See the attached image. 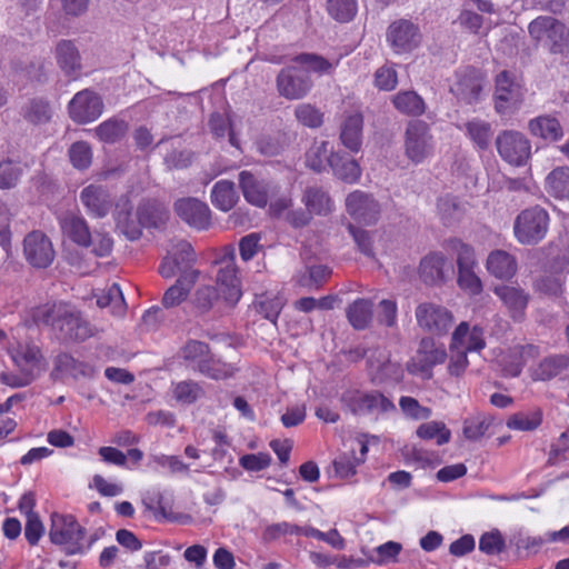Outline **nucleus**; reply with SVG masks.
Returning a JSON list of instances; mask_svg holds the SVG:
<instances>
[{
  "label": "nucleus",
  "mask_w": 569,
  "mask_h": 569,
  "mask_svg": "<svg viewBox=\"0 0 569 569\" xmlns=\"http://www.w3.org/2000/svg\"><path fill=\"white\" fill-rule=\"evenodd\" d=\"M182 355L186 360L194 362L197 369L200 368L201 360H207L210 356L208 345L197 340L187 342L182 349Z\"/></svg>",
  "instance_id": "obj_64"
},
{
  "label": "nucleus",
  "mask_w": 569,
  "mask_h": 569,
  "mask_svg": "<svg viewBox=\"0 0 569 569\" xmlns=\"http://www.w3.org/2000/svg\"><path fill=\"white\" fill-rule=\"evenodd\" d=\"M202 393L201 387L193 381L178 382L173 388V396L177 401L182 403L194 402Z\"/></svg>",
  "instance_id": "obj_60"
},
{
  "label": "nucleus",
  "mask_w": 569,
  "mask_h": 569,
  "mask_svg": "<svg viewBox=\"0 0 569 569\" xmlns=\"http://www.w3.org/2000/svg\"><path fill=\"white\" fill-rule=\"evenodd\" d=\"M363 117L360 112L346 116L340 127V140L352 152H358L362 144Z\"/></svg>",
  "instance_id": "obj_28"
},
{
  "label": "nucleus",
  "mask_w": 569,
  "mask_h": 569,
  "mask_svg": "<svg viewBox=\"0 0 569 569\" xmlns=\"http://www.w3.org/2000/svg\"><path fill=\"white\" fill-rule=\"evenodd\" d=\"M346 210L357 221L375 223L380 216V204L369 193L356 190L346 198Z\"/></svg>",
  "instance_id": "obj_19"
},
{
  "label": "nucleus",
  "mask_w": 569,
  "mask_h": 569,
  "mask_svg": "<svg viewBox=\"0 0 569 569\" xmlns=\"http://www.w3.org/2000/svg\"><path fill=\"white\" fill-rule=\"evenodd\" d=\"M397 303L393 300L383 299L378 305L377 321L387 328L397 326Z\"/></svg>",
  "instance_id": "obj_63"
},
{
  "label": "nucleus",
  "mask_w": 569,
  "mask_h": 569,
  "mask_svg": "<svg viewBox=\"0 0 569 569\" xmlns=\"http://www.w3.org/2000/svg\"><path fill=\"white\" fill-rule=\"evenodd\" d=\"M386 36L388 43L398 54L412 51L421 40L419 28L406 19L393 21L388 27Z\"/></svg>",
  "instance_id": "obj_16"
},
{
  "label": "nucleus",
  "mask_w": 569,
  "mask_h": 569,
  "mask_svg": "<svg viewBox=\"0 0 569 569\" xmlns=\"http://www.w3.org/2000/svg\"><path fill=\"white\" fill-rule=\"evenodd\" d=\"M492 423V419L485 415H478L468 418L463 422V436L468 440H479L489 429Z\"/></svg>",
  "instance_id": "obj_51"
},
{
  "label": "nucleus",
  "mask_w": 569,
  "mask_h": 569,
  "mask_svg": "<svg viewBox=\"0 0 569 569\" xmlns=\"http://www.w3.org/2000/svg\"><path fill=\"white\" fill-rule=\"evenodd\" d=\"M500 158L512 167H525L531 158V142L517 130H502L495 140Z\"/></svg>",
  "instance_id": "obj_6"
},
{
  "label": "nucleus",
  "mask_w": 569,
  "mask_h": 569,
  "mask_svg": "<svg viewBox=\"0 0 569 569\" xmlns=\"http://www.w3.org/2000/svg\"><path fill=\"white\" fill-rule=\"evenodd\" d=\"M219 299L218 290L211 284L199 286L190 298L196 312L202 315L210 311Z\"/></svg>",
  "instance_id": "obj_47"
},
{
  "label": "nucleus",
  "mask_w": 569,
  "mask_h": 569,
  "mask_svg": "<svg viewBox=\"0 0 569 569\" xmlns=\"http://www.w3.org/2000/svg\"><path fill=\"white\" fill-rule=\"evenodd\" d=\"M61 228L63 233L82 247H89L91 241V232L86 220L76 214H67L61 220Z\"/></svg>",
  "instance_id": "obj_35"
},
{
  "label": "nucleus",
  "mask_w": 569,
  "mask_h": 569,
  "mask_svg": "<svg viewBox=\"0 0 569 569\" xmlns=\"http://www.w3.org/2000/svg\"><path fill=\"white\" fill-rule=\"evenodd\" d=\"M141 227H159L168 219V211L161 204L147 201L140 204L137 212Z\"/></svg>",
  "instance_id": "obj_44"
},
{
  "label": "nucleus",
  "mask_w": 569,
  "mask_h": 569,
  "mask_svg": "<svg viewBox=\"0 0 569 569\" xmlns=\"http://www.w3.org/2000/svg\"><path fill=\"white\" fill-rule=\"evenodd\" d=\"M347 318L356 330H365L372 321V302L368 299H357L347 308Z\"/></svg>",
  "instance_id": "obj_39"
},
{
  "label": "nucleus",
  "mask_w": 569,
  "mask_h": 569,
  "mask_svg": "<svg viewBox=\"0 0 569 569\" xmlns=\"http://www.w3.org/2000/svg\"><path fill=\"white\" fill-rule=\"evenodd\" d=\"M23 254L34 268L49 267L56 256L51 240L41 231H32L26 236Z\"/></svg>",
  "instance_id": "obj_17"
},
{
  "label": "nucleus",
  "mask_w": 569,
  "mask_h": 569,
  "mask_svg": "<svg viewBox=\"0 0 569 569\" xmlns=\"http://www.w3.org/2000/svg\"><path fill=\"white\" fill-rule=\"evenodd\" d=\"M452 271V264L441 252L427 254L419 266V273L425 283L438 284L446 280V273Z\"/></svg>",
  "instance_id": "obj_23"
},
{
  "label": "nucleus",
  "mask_w": 569,
  "mask_h": 569,
  "mask_svg": "<svg viewBox=\"0 0 569 569\" xmlns=\"http://www.w3.org/2000/svg\"><path fill=\"white\" fill-rule=\"evenodd\" d=\"M545 188L555 198L569 199V167H557L549 172L545 180Z\"/></svg>",
  "instance_id": "obj_40"
},
{
  "label": "nucleus",
  "mask_w": 569,
  "mask_h": 569,
  "mask_svg": "<svg viewBox=\"0 0 569 569\" xmlns=\"http://www.w3.org/2000/svg\"><path fill=\"white\" fill-rule=\"evenodd\" d=\"M405 154L415 164L422 163L433 153V137L430 127L422 120H413L405 131Z\"/></svg>",
  "instance_id": "obj_7"
},
{
  "label": "nucleus",
  "mask_w": 569,
  "mask_h": 569,
  "mask_svg": "<svg viewBox=\"0 0 569 569\" xmlns=\"http://www.w3.org/2000/svg\"><path fill=\"white\" fill-rule=\"evenodd\" d=\"M303 202L309 212L327 214L332 211L333 202L328 192L318 187L307 188L303 194Z\"/></svg>",
  "instance_id": "obj_43"
},
{
  "label": "nucleus",
  "mask_w": 569,
  "mask_h": 569,
  "mask_svg": "<svg viewBox=\"0 0 569 569\" xmlns=\"http://www.w3.org/2000/svg\"><path fill=\"white\" fill-rule=\"evenodd\" d=\"M239 187L244 200L258 208H264L270 197L278 193V183L247 170L239 173Z\"/></svg>",
  "instance_id": "obj_9"
},
{
  "label": "nucleus",
  "mask_w": 569,
  "mask_h": 569,
  "mask_svg": "<svg viewBox=\"0 0 569 569\" xmlns=\"http://www.w3.org/2000/svg\"><path fill=\"white\" fill-rule=\"evenodd\" d=\"M550 216L548 211L533 206L521 210L513 221V234L517 241L525 246L537 244L548 233Z\"/></svg>",
  "instance_id": "obj_4"
},
{
  "label": "nucleus",
  "mask_w": 569,
  "mask_h": 569,
  "mask_svg": "<svg viewBox=\"0 0 569 569\" xmlns=\"http://www.w3.org/2000/svg\"><path fill=\"white\" fill-rule=\"evenodd\" d=\"M276 86L280 97L288 100H299L309 93L312 81L309 76L303 74L296 67H286L278 73Z\"/></svg>",
  "instance_id": "obj_14"
},
{
  "label": "nucleus",
  "mask_w": 569,
  "mask_h": 569,
  "mask_svg": "<svg viewBox=\"0 0 569 569\" xmlns=\"http://www.w3.org/2000/svg\"><path fill=\"white\" fill-rule=\"evenodd\" d=\"M415 315L419 327L435 335L446 333L453 323L452 313L432 302L418 305Z\"/></svg>",
  "instance_id": "obj_15"
},
{
  "label": "nucleus",
  "mask_w": 569,
  "mask_h": 569,
  "mask_svg": "<svg viewBox=\"0 0 569 569\" xmlns=\"http://www.w3.org/2000/svg\"><path fill=\"white\" fill-rule=\"evenodd\" d=\"M80 201L88 212L97 218L106 217L111 207L110 194L102 186L90 184L80 192Z\"/></svg>",
  "instance_id": "obj_25"
},
{
  "label": "nucleus",
  "mask_w": 569,
  "mask_h": 569,
  "mask_svg": "<svg viewBox=\"0 0 569 569\" xmlns=\"http://www.w3.org/2000/svg\"><path fill=\"white\" fill-rule=\"evenodd\" d=\"M523 99L521 84L506 70L496 77L495 108L498 113H506L517 108Z\"/></svg>",
  "instance_id": "obj_18"
},
{
  "label": "nucleus",
  "mask_w": 569,
  "mask_h": 569,
  "mask_svg": "<svg viewBox=\"0 0 569 569\" xmlns=\"http://www.w3.org/2000/svg\"><path fill=\"white\" fill-rule=\"evenodd\" d=\"M337 152L328 141L315 142L306 153V164L316 172L331 166V159Z\"/></svg>",
  "instance_id": "obj_37"
},
{
  "label": "nucleus",
  "mask_w": 569,
  "mask_h": 569,
  "mask_svg": "<svg viewBox=\"0 0 569 569\" xmlns=\"http://www.w3.org/2000/svg\"><path fill=\"white\" fill-rule=\"evenodd\" d=\"M330 168L338 179L347 183H356L361 176V168L359 163L356 160L345 157L338 152L331 159Z\"/></svg>",
  "instance_id": "obj_41"
},
{
  "label": "nucleus",
  "mask_w": 569,
  "mask_h": 569,
  "mask_svg": "<svg viewBox=\"0 0 569 569\" xmlns=\"http://www.w3.org/2000/svg\"><path fill=\"white\" fill-rule=\"evenodd\" d=\"M86 530L71 515L53 513L49 537L52 543L63 548L67 555L82 553L98 539L94 533L88 543H84Z\"/></svg>",
  "instance_id": "obj_3"
},
{
  "label": "nucleus",
  "mask_w": 569,
  "mask_h": 569,
  "mask_svg": "<svg viewBox=\"0 0 569 569\" xmlns=\"http://www.w3.org/2000/svg\"><path fill=\"white\" fill-rule=\"evenodd\" d=\"M569 368V357L551 356L545 358L532 371L536 381H548L559 376Z\"/></svg>",
  "instance_id": "obj_36"
},
{
  "label": "nucleus",
  "mask_w": 569,
  "mask_h": 569,
  "mask_svg": "<svg viewBox=\"0 0 569 569\" xmlns=\"http://www.w3.org/2000/svg\"><path fill=\"white\" fill-rule=\"evenodd\" d=\"M97 305L100 308L109 307L111 313L117 317H122L126 313V301L120 287L117 283H112L100 293L96 295Z\"/></svg>",
  "instance_id": "obj_42"
},
{
  "label": "nucleus",
  "mask_w": 569,
  "mask_h": 569,
  "mask_svg": "<svg viewBox=\"0 0 569 569\" xmlns=\"http://www.w3.org/2000/svg\"><path fill=\"white\" fill-rule=\"evenodd\" d=\"M438 212L445 224L451 226L461 218V209L455 198L446 196L438 200Z\"/></svg>",
  "instance_id": "obj_58"
},
{
  "label": "nucleus",
  "mask_w": 569,
  "mask_h": 569,
  "mask_svg": "<svg viewBox=\"0 0 569 569\" xmlns=\"http://www.w3.org/2000/svg\"><path fill=\"white\" fill-rule=\"evenodd\" d=\"M174 211L181 220L198 230L208 229L211 224V210L199 199H179L174 202Z\"/></svg>",
  "instance_id": "obj_20"
},
{
  "label": "nucleus",
  "mask_w": 569,
  "mask_h": 569,
  "mask_svg": "<svg viewBox=\"0 0 569 569\" xmlns=\"http://www.w3.org/2000/svg\"><path fill=\"white\" fill-rule=\"evenodd\" d=\"M492 292L501 301L510 319L516 322L525 320L531 300L529 291L516 283H502L495 286Z\"/></svg>",
  "instance_id": "obj_11"
},
{
  "label": "nucleus",
  "mask_w": 569,
  "mask_h": 569,
  "mask_svg": "<svg viewBox=\"0 0 569 569\" xmlns=\"http://www.w3.org/2000/svg\"><path fill=\"white\" fill-rule=\"evenodd\" d=\"M103 102L98 93L84 89L74 94L68 104L70 118L79 124L97 120L103 112Z\"/></svg>",
  "instance_id": "obj_13"
},
{
  "label": "nucleus",
  "mask_w": 569,
  "mask_h": 569,
  "mask_svg": "<svg viewBox=\"0 0 569 569\" xmlns=\"http://www.w3.org/2000/svg\"><path fill=\"white\" fill-rule=\"evenodd\" d=\"M295 116L299 123L308 128H319L323 123V113L310 103L298 104Z\"/></svg>",
  "instance_id": "obj_52"
},
{
  "label": "nucleus",
  "mask_w": 569,
  "mask_h": 569,
  "mask_svg": "<svg viewBox=\"0 0 569 569\" xmlns=\"http://www.w3.org/2000/svg\"><path fill=\"white\" fill-rule=\"evenodd\" d=\"M56 59L62 72L77 79L81 72V56L76 44L70 40H61L56 46Z\"/></svg>",
  "instance_id": "obj_26"
},
{
  "label": "nucleus",
  "mask_w": 569,
  "mask_h": 569,
  "mask_svg": "<svg viewBox=\"0 0 569 569\" xmlns=\"http://www.w3.org/2000/svg\"><path fill=\"white\" fill-rule=\"evenodd\" d=\"M200 274V271H188L180 274L176 282L163 293V307L169 309L181 305L188 298L191 288L197 283Z\"/></svg>",
  "instance_id": "obj_27"
},
{
  "label": "nucleus",
  "mask_w": 569,
  "mask_h": 569,
  "mask_svg": "<svg viewBox=\"0 0 569 569\" xmlns=\"http://www.w3.org/2000/svg\"><path fill=\"white\" fill-rule=\"evenodd\" d=\"M530 132L539 138L550 141H557L563 136V130L555 117L540 116L529 121Z\"/></svg>",
  "instance_id": "obj_38"
},
{
  "label": "nucleus",
  "mask_w": 569,
  "mask_h": 569,
  "mask_svg": "<svg viewBox=\"0 0 569 569\" xmlns=\"http://www.w3.org/2000/svg\"><path fill=\"white\" fill-rule=\"evenodd\" d=\"M210 199L217 209L223 212L230 211L239 199L234 182L226 179L216 182Z\"/></svg>",
  "instance_id": "obj_33"
},
{
  "label": "nucleus",
  "mask_w": 569,
  "mask_h": 569,
  "mask_svg": "<svg viewBox=\"0 0 569 569\" xmlns=\"http://www.w3.org/2000/svg\"><path fill=\"white\" fill-rule=\"evenodd\" d=\"M452 348H460L466 352L480 351L485 348L483 330L473 327L471 330L467 322H461L452 333Z\"/></svg>",
  "instance_id": "obj_29"
},
{
  "label": "nucleus",
  "mask_w": 569,
  "mask_h": 569,
  "mask_svg": "<svg viewBox=\"0 0 569 569\" xmlns=\"http://www.w3.org/2000/svg\"><path fill=\"white\" fill-rule=\"evenodd\" d=\"M56 372L72 378H90L94 373V368L89 363L76 360L68 353H60L54 359L53 373Z\"/></svg>",
  "instance_id": "obj_34"
},
{
  "label": "nucleus",
  "mask_w": 569,
  "mask_h": 569,
  "mask_svg": "<svg viewBox=\"0 0 569 569\" xmlns=\"http://www.w3.org/2000/svg\"><path fill=\"white\" fill-rule=\"evenodd\" d=\"M447 358L445 347L437 343L432 338H423L419 343V348L406 365L409 373L419 376L423 380L432 378V368L443 363Z\"/></svg>",
  "instance_id": "obj_8"
},
{
  "label": "nucleus",
  "mask_w": 569,
  "mask_h": 569,
  "mask_svg": "<svg viewBox=\"0 0 569 569\" xmlns=\"http://www.w3.org/2000/svg\"><path fill=\"white\" fill-rule=\"evenodd\" d=\"M367 366L371 379L376 382H399L403 378L400 363L391 360L390 351L386 348H369Z\"/></svg>",
  "instance_id": "obj_10"
},
{
  "label": "nucleus",
  "mask_w": 569,
  "mask_h": 569,
  "mask_svg": "<svg viewBox=\"0 0 569 569\" xmlns=\"http://www.w3.org/2000/svg\"><path fill=\"white\" fill-rule=\"evenodd\" d=\"M114 219L117 228L130 240L141 236L140 221L132 216V206L128 200H121L116 206Z\"/></svg>",
  "instance_id": "obj_30"
},
{
  "label": "nucleus",
  "mask_w": 569,
  "mask_h": 569,
  "mask_svg": "<svg viewBox=\"0 0 569 569\" xmlns=\"http://www.w3.org/2000/svg\"><path fill=\"white\" fill-rule=\"evenodd\" d=\"M17 372L2 371L1 383L11 388H22L31 385L47 369V360L34 343H18L8 349Z\"/></svg>",
  "instance_id": "obj_2"
},
{
  "label": "nucleus",
  "mask_w": 569,
  "mask_h": 569,
  "mask_svg": "<svg viewBox=\"0 0 569 569\" xmlns=\"http://www.w3.org/2000/svg\"><path fill=\"white\" fill-rule=\"evenodd\" d=\"M541 423V413H516L511 416L507 426L510 429L521 430V431H530L536 429Z\"/></svg>",
  "instance_id": "obj_61"
},
{
  "label": "nucleus",
  "mask_w": 569,
  "mask_h": 569,
  "mask_svg": "<svg viewBox=\"0 0 569 569\" xmlns=\"http://www.w3.org/2000/svg\"><path fill=\"white\" fill-rule=\"evenodd\" d=\"M128 130L129 124L127 121L112 117L97 126L92 132L99 141L113 144L124 138Z\"/></svg>",
  "instance_id": "obj_32"
},
{
  "label": "nucleus",
  "mask_w": 569,
  "mask_h": 569,
  "mask_svg": "<svg viewBox=\"0 0 569 569\" xmlns=\"http://www.w3.org/2000/svg\"><path fill=\"white\" fill-rule=\"evenodd\" d=\"M23 173V168L20 163L11 160L0 162V188H13L20 180Z\"/></svg>",
  "instance_id": "obj_57"
},
{
  "label": "nucleus",
  "mask_w": 569,
  "mask_h": 569,
  "mask_svg": "<svg viewBox=\"0 0 569 569\" xmlns=\"http://www.w3.org/2000/svg\"><path fill=\"white\" fill-rule=\"evenodd\" d=\"M475 268L458 269V286L470 296H478L482 292L483 286L476 274Z\"/></svg>",
  "instance_id": "obj_56"
},
{
  "label": "nucleus",
  "mask_w": 569,
  "mask_h": 569,
  "mask_svg": "<svg viewBox=\"0 0 569 569\" xmlns=\"http://www.w3.org/2000/svg\"><path fill=\"white\" fill-rule=\"evenodd\" d=\"M293 61L308 66L309 70L319 74H330L339 64V59L329 61L316 53H301L293 58Z\"/></svg>",
  "instance_id": "obj_48"
},
{
  "label": "nucleus",
  "mask_w": 569,
  "mask_h": 569,
  "mask_svg": "<svg viewBox=\"0 0 569 569\" xmlns=\"http://www.w3.org/2000/svg\"><path fill=\"white\" fill-rule=\"evenodd\" d=\"M391 102L405 116L419 117L426 111L425 100L413 90L399 91L392 96Z\"/></svg>",
  "instance_id": "obj_31"
},
{
  "label": "nucleus",
  "mask_w": 569,
  "mask_h": 569,
  "mask_svg": "<svg viewBox=\"0 0 569 569\" xmlns=\"http://www.w3.org/2000/svg\"><path fill=\"white\" fill-rule=\"evenodd\" d=\"M69 158L77 169H87L92 161V150L88 142L77 141L69 149Z\"/></svg>",
  "instance_id": "obj_55"
},
{
  "label": "nucleus",
  "mask_w": 569,
  "mask_h": 569,
  "mask_svg": "<svg viewBox=\"0 0 569 569\" xmlns=\"http://www.w3.org/2000/svg\"><path fill=\"white\" fill-rule=\"evenodd\" d=\"M483 76L473 68H466L457 73V81L451 92L466 103L477 102L482 90Z\"/></svg>",
  "instance_id": "obj_21"
},
{
  "label": "nucleus",
  "mask_w": 569,
  "mask_h": 569,
  "mask_svg": "<svg viewBox=\"0 0 569 569\" xmlns=\"http://www.w3.org/2000/svg\"><path fill=\"white\" fill-rule=\"evenodd\" d=\"M530 37L546 46L551 53H565L569 50V30L550 16H540L528 26Z\"/></svg>",
  "instance_id": "obj_5"
},
{
  "label": "nucleus",
  "mask_w": 569,
  "mask_h": 569,
  "mask_svg": "<svg viewBox=\"0 0 569 569\" xmlns=\"http://www.w3.org/2000/svg\"><path fill=\"white\" fill-rule=\"evenodd\" d=\"M362 462V459H359L355 456V452H345L341 453L333 461V467L337 476L340 478H349L356 475V468L359 463Z\"/></svg>",
  "instance_id": "obj_59"
},
{
  "label": "nucleus",
  "mask_w": 569,
  "mask_h": 569,
  "mask_svg": "<svg viewBox=\"0 0 569 569\" xmlns=\"http://www.w3.org/2000/svg\"><path fill=\"white\" fill-rule=\"evenodd\" d=\"M196 262V253L191 244L184 240L178 241L172 246L168 254L162 259L159 266V273L166 278H172L177 272L183 274L188 271H199L192 268Z\"/></svg>",
  "instance_id": "obj_12"
},
{
  "label": "nucleus",
  "mask_w": 569,
  "mask_h": 569,
  "mask_svg": "<svg viewBox=\"0 0 569 569\" xmlns=\"http://www.w3.org/2000/svg\"><path fill=\"white\" fill-rule=\"evenodd\" d=\"M34 319L39 323L50 326L69 340L83 341L97 333V329L84 320L77 309L64 302H54L38 308Z\"/></svg>",
  "instance_id": "obj_1"
},
{
  "label": "nucleus",
  "mask_w": 569,
  "mask_h": 569,
  "mask_svg": "<svg viewBox=\"0 0 569 569\" xmlns=\"http://www.w3.org/2000/svg\"><path fill=\"white\" fill-rule=\"evenodd\" d=\"M448 247L457 256L458 269L475 268L477 266L475 250L471 246L458 239H450Z\"/></svg>",
  "instance_id": "obj_50"
},
{
  "label": "nucleus",
  "mask_w": 569,
  "mask_h": 569,
  "mask_svg": "<svg viewBox=\"0 0 569 569\" xmlns=\"http://www.w3.org/2000/svg\"><path fill=\"white\" fill-rule=\"evenodd\" d=\"M417 436L425 440L436 439L438 446L450 441L451 432L442 421H429L417 429Z\"/></svg>",
  "instance_id": "obj_49"
},
{
  "label": "nucleus",
  "mask_w": 569,
  "mask_h": 569,
  "mask_svg": "<svg viewBox=\"0 0 569 569\" xmlns=\"http://www.w3.org/2000/svg\"><path fill=\"white\" fill-rule=\"evenodd\" d=\"M202 375L212 379H224L233 373V367L213 359L211 356L207 360H201L200 368L198 369Z\"/></svg>",
  "instance_id": "obj_54"
},
{
  "label": "nucleus",
  "mask_w": 569,
  "mask_h": 569,
  "mask_svg": "<svg viewBox=\"0 0 569 569\" xmlns=\"http://www.w3.org/2000/svg\"><path fill=\"white\" fill-rule=\"evenodd\" d=\"M486 269L493 278L507 281L517 274L518 261L512 253L496 249L488 254Z\"/></svg>",
  "instance_id": "obj_24"
},
{
  "label": "nucleus",
  "mask_w": 569,
  "mask_h": 569,
  "mask_svg": "<svg viewBox=\"0 0 569 569\" xmlns=\"http://www.w3.org/2000/svg\"><path fill=\"white\" fill-rule=\"evenodd\" d=\"M24 119L33 124L46 123L51 119L49 103L41 99H34L24 109Z\"/></svg>",
  "instance_id": "obj_53"
},
{
  "label": "nucleus",
  "mask_w": 569,
  "mask_h": 569,
  "mask_svg": "<svg viewBox=\"0 0 569 569\" xmlns=\"http://www.w3.org/2000/svg\"><path fill=\"white\" fill-rule=\"evenodd\" d=\"M222 267L217 276V283L222 291V298L229 305H234L241 297L240 281L237 276L234 254L222 260Z\"/></svg>",
  "instance_id": "obj_22"
},
{
  "label": "nucleus",
  "mask_w": 569,
  "mask_h": 569,
  "mask_svg": "<svg viewBox=\"0 0 569 569\" xmlns=\"http://www.w3.org/2000/svg\"><path fill=\"white\" fill-rule=\"evenodd\" d=\"M328 14L340 23L353 20L358 11V0H326Z\"/></svg>",
  "instance_id": "obj_46"
},
{
  "label": "nucleus",
  "mask_w": 569,
  "mask_h": 569,
  "mask_svg": "<svg viewBox=\"0 0 569 569\" xmlns=\"http://www.w3.org/2000/svg\"><path fill=\"white\" fill-rule=\"evenodd\" d=\"M192 162V152L186 149L172 148L164 156V164L169 170L184 169Z\"/></svg>",
  "instance_id": "obj_62"
},
{
  "label": "nucleus",
  "mask_w": 569,
  "mask_h": 569,
  "mask_svg": "<svg viewBox=\"0 0 569 569\" xmlns=\"http://www.w3.org/2000/svg\"><path fill=\"white\" fill-rule=\"evenodd\" d=\"M466 132L470 140L481 150H487L492 139V127L481 119H473L465 124Z\"/></svg>",
  "instance_id": "obj_45"
}]
</instances>
